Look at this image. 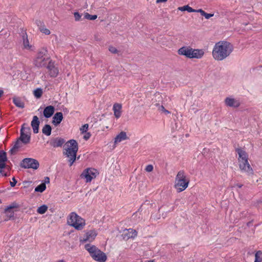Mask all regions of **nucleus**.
I'll return each mask as SVG.
<instances>
[{
  "label": "nucleus",
  "mask_w": 262,
  "mask_h": 262,
  "mask_svg": "<svg viewBox=\"0 0 262 262\" xmlns=\"http://www.w3.org/2000/svg\"><path fill=\"white\" fill-rule=\"evenodd\" d=\"M98 174L96 169L92 168H87L84 169L80 174L81 178L86 179V182H90L93 179H95Z\"/></svg>",
  "instance_id": "1a4fd4ad"
},
{
  "label": "nucleus",
  "mask_w": 262,
  "mask_h": 262,
  "mask_svg": "<svg viewBox=\"0 0 262 262\" xmlns=\"http://www.w3.org/2000/svg\"><path fill=\"white\" fill-rule=\"evenodd\" d=\"M74 16L75 21L82 20V19H81L82 15H80L78 12H74Z\"/></svg>",
  "instance_id": "4c0bfd02"
},
{
  "label": "nucleus",
  "mask_w": 262,
  "mask_h": 262,
  "mask_svg": "<svg viewBox=\"0 0 262 262\" xmlns=\"http://www.w3.org/2000/svg\"><path fill=\"white\" fill-rule=\"evenodd\" d=\"M252 225V221H249L247 223V225L248 227H250Z\"/></svg>",
  "instance_id": "6e6d98bb"
},
{
  "label": "nucleus",
  "mask_w": 262,
  "mask_h": 262,
  "mask_svg": "<svg viewBox=\"0 0 262 262\" xmlns=\"http://www.w3.org/2000/svg\"><path fill=\"white\" fill-rule=\"evenodd\" d=\"M26 123H24L20 130L19 140L25 145L28 144L31 140V128L29 126L25 127Z\"/></svg>",
  "instance_id": "0eeeda50"
},
{
  "label": "nucleus",
  "mask_w": 262,
  "mask_h": 262,
  "mask_svg": "<svg viewBox=\"0 0 262 262\" xmlns=\"http://www.w3.org/2000/svg\"><path fill=\"white\" fill-rule=\"evenodd\" d=\"M20 166L24 168L37 169L39 166L38 161L32 158H25L20 163Z\"/></svg>",
  "instance_id": "6e6552de"
},
{
  "label": "nucleus",
  "mask_w": 262,
  "mask_h": 262,
  "mask_svg": "<svg viewBox=\"0 0 262 262\" xmlns=\"http://www.w3.org/2000/svg\"><path fill=\"white\" fill-rule=\"evenodd\" d=\"M97 18V15H91L88 13H84V19H86L89 20H95Z\"/></svg>",
  "instance_id": "c9c22d12"
},
{
  "label": "nucleus",
  "mask_w": 262,
  "mask_h": 262,
  "mask_svg": "<svg viewBox=\"0 0 262 262\" xmlns=\"http://www.w3.org/2000/svg\"><path fill=\"white\" fill-rule=\"evenodd\" d=\"M239 168L242 171H244L247 172L249 174H253V170L250 165L249 164L248 159L244 160H239Z\"/></svg>",
  "instance_id": "9d476101"
},
{
  "label": "nucleus",
  "mask_w": 262,
  "mask_h": 262,
  "mask_svg": "<svg viewBox=\"0 0 262 262\" xmlns=\"http://www.w3.org/2000/svg\"><path fill=\"white\" fill-rule=\"evenodd\" d=\"M4 91L2 90H0V98L3 95Z\"/></svg>",
  "instance_id": "5fc2aeb1"
},
{
  "label": "nucleus",
  "mask_w": 262,
  "mask_h": 262,
  "mask_svg": "<svg viewBox=\"0 0 262 262\" xmlns=\"http://www.w3.org/2000/svg\"><path fill=\"white\" fill-rule=\"evenodd\" d=\"M50 210L51 211V212H53L54 209L52 208H51V209H50Z\"/></svg>",
  "instance_id": "13d9d810"
},
{
  "label": "nucleus",
  "mask_w": 262,
  "mask_h": 262,
  "mask_svg": "<svg viewBox=\"0 0 262 262\" xmlns=\"http://www.w3.org/2000/svg\"><path fill=\"white\" fill-rule=\"evenodd\" d=\"M17 183V181L14 177L12 178V181L10 182V185L12 187H14Z\"/></svg>",
  "instance_id": "49530a36"
},
{
  "label": "nucleus",
  "mask_w": 262,
  "mask_h": 262,
  "mask_svg": "<svg viewBox=\"0 0 262 262\" xmlns=\"http://www.w3.org/2000/svg\"><path fill=\"white\" fill-rule=\"evenodd\" d=\"M50 77H56L58 74L59 70L57 67H46Z\"/></svg>",
  "instance_id": "412c9836"
},
{
  "label": "nucleus",
  "mask_w": 262,
  "mask_h": 262,
  "mask_svg": "<svg viewBox=\"0 0 262 262\" xmlns=\"http://www.w3.org/2000/svg\"><path fill=\"white\" fill-rule=\"evenodd\" d=\"M148 262H153V261L149 260V261H148Z\"/></svg>",
  "instance_id": "bf43d9fd"
},
{
  "label": "nucleus",
  "mask_w": 262,
  "mask_h": 262,
  "mask_svg": "<svg viewBox=\"0 0 262 262\" xmlns=\"http://www.w3.org/2000/svg\"><path fill=\"white\" fill-rule=\"evenodd\" d=\"M67 146L64 148L66 151H63V154L69 158L68 162L69 166H71L75 162L76 159L77 152L78 150V144L77 142L74 139L69 140L65 144Z\"/></svg>",
  "instance_id": "f03ea898"
},
{
  "label": "nucleus",
  "mask_w": 262,
  "mask_h": 262,
  "mask_svg": "<svg viewBox=\"0 0 262 262\" xmlns=\"http://www.w3.org/2000/svg\"><path fill=\"white\" fill-rule=\"evenodd\" d=\"M189 184V181H187L184 172L180 170L178 172L176 177L175 188L177 189L178 192H181L184 190Z\"/></svg>",
  "instance_id": "423d86ee"
},
{
  "label": "nucleus",
  "mask_w": 262,
  "mask_h": 262,
  "mask_svg": "<svg viewBox=\"0 0 262 262\" xmlns=\"http://www.w3.org/2000/svg\"><path fill=\"white\" fill-rule=\"evenodd\" d=\"M233 50V46L230 42L220 41L215 43L212 51V55L215 59L222 60L229 56Z\"/></svg>",
  "instance_id": "f257e3e1"
},
{
  "label": "nucleus",
  "mask_w": 262,
  "mask_h": 262,
  "mask_svg": "<svg viewBox=\"0 0 262 262\" xmlns=\"http://www.w3.org/2000/svg\"><path fill=\"white\" fill-rule=\"evenodd\" d=\"M12 100L13 103L16 106L21 108L25 107V103L22 101L21 98L15 96L12 98Z\"/></svg>",
  "instance_id": "4be33fe9"
},
{
  "label": "nucleus",
  "mask_w": 262,
  "mask_h": 262,
  "mask_svg": "<svg viewBox=\"0 0 262 262\" xmlns=\"http://www.w3.org/2000/svg\"><path fill=\"white\" fill-rule=\"evenodd\" d=\"M167 0H157L156 3H164L167 2Z\"/></svg>",
  "instance_id": "603ef678"
},
{
  "label": "nucleus",
  "mask_w": 262,
  "mask_h": 262,
  "mask_svg": "<svg viewBox=\"0 0 262 262\" xmlns=\"http://www.w3.org/2000/svg\"><path fill=\"white\" fill-rule=\"evenodd\" d=\"M35 24L38 27L39 30L40 29V28H42L44 26L43 23L38 19L35 20Z\"/></svg>",
  "instance_id": "ea45409f"
},
{
  "label": "nucleus",
  "mask_w": 262,
  "mask_h": 262,
  "mask_svg": "<svg viewBox=\"0 0 262 262\" xmlns=\"http://www.w3.org/2000/svg\"><path fill=\"white\" fill-rule=\"evenodd\" d=\"M67 223L78 230H82L85 225V220L75 212L70 213L67 219Z\"/></svg>",
  "instance_id": "20e7f679"
},
{
  "label": "nucleus",
  "mask_w": 262,
  "mask_h": 262,
  "mask_svg": "<svg viewBox=\"0 0 262 262\" xmlns=\"http://www.w3.org/2000/svg\"><path fill=\"white\" fill-rule=\"evenodd\" d=\"M85 249L90 253V255L95 260L99 262H105L107 259L106 254L97 248L88 244L84 246Z\"/></svg>",
  "instance_id": "7ed1b4c3"
},
{
  "label": "nucleus",
  "mask_w": 262,
  "mask_h": 262,
  "mask_svg": "<svg viewBox=\"0 0 262 262\" xmlns=\"http://www.w3.org/2000/svg\"><path fill=\"white\" fill-rule=\"evenodd\" d=\"M23 143L19 140L18 138L14 142V144L12 148L10 150L9 152L11 155H15L17 150L22 146Z\"/></svg>",
  "instance_id": "a211bd4d"
},
{
  "label": "nucleus",
  "mask_w": 262,
  "mask_h": 262,
  "mask_svg": "<svg viewBox=\"0 0 262 262\" xmlns=\"http://www.w3.org/2000/svg\"><path fill=\"white\" fill-rule=\"evenodd\" d=\"M236 186L237 187H238V188H242V187L243 185H242V184H237L236 185Z\"/></svg>",
  "instance_id": "4d7b16f0"
},
{
  "label": "nucleus",
  "mask_w": 262,
  "mask_h": 262,
  "mask_svg": "<svg viewBox=\"0 0 262 262\" xmlns=\"http://www.w3.org/2000/svg\"><path fill=\"white\" fill-rule=\"evenodd\" d=\"M65 140L61 138H55L52 139L50 142V144L53 147H61L64 143Z\"/></svg>",
  "instance_id": "ddd939ff"
},
{
  "label": "nucleus",
  "mask_w": 262,
  "mask_h": 262,
  "mask_svg": "<svg viewBox=\"0 0 262 262\" xmlns=\"http://www.w3.org/2000/svg\"><path fill=\"white\" fill-rule=\"evenodd\" d=\"M2 175L4 177H7L8 176V174H7V172H4V171L2 172V173H1Z\"/></svg>",
  "instance_id": "864d4df0"
},
{
  "label": "nucleus",
  "mask_w": 262,
  "mask_h": 262,
  "mask_svg": "<svg viewBox=\"0 0 262 262\" xmlns=\"http://www.w3.org/2000/svg\"><path fill=\"white\" fill-rule=\"evenodd\" d=\"M192 48H189L187 47H183L179 49L178 53L180 55H184L187 58H191V52Z\"/></svg>",
  "instance_id": "dca6fc26"
},
{
  "label": "nucleus",
  "mask_w": 262,
  "mask_h": 262,
  "mask_svg": "<svg viewBox=\"0 0 262 262\" xmlns=\"http://www.w3.org/2000/svg\"><path fill=\"white\" fill-rule=\"evenodd\" d=\"M85 134L83 136V139L85 140H88V139H90L91 136V134L89 132H86L85 133Z\"/></svg>",
  "instance_id": "c03bdc74"
},
{
  "label": "nucleus",
  "mask_w": 262,
  "mask_h": 262,
  "mask_svg": "<svg viewBox=\"0 0 262 262\" xmlns=\"http://www.w3.org/2000/svg\"><path fill=\"white\" fill-rule=\"evenodd\" d=\"M204 54V52L203 51V50L192 49V51L191 52V58H201L203 56Z\"/></svg>",
  "instance_id": "6ab92c4d"
},
{
  "label": "nucleus",
  "mask_w": 262,
  "mask_h": 262,
  "mask_svg": "<svg viewBox=\"0 0 262 262\" xmlns=\"http://www.w3.org/2000/svg\"><path fill=\"white\" fill-rule=\"evenodd\" d=\"M46 49H41L37 53L34 60V66H54L52 60L47 55Z\"/></svg>",
  "instance_id": "39448f33"
},
{
  "label": "nucleus",
  "mask_w": 262,
  "mask_h": 262,
  "mask_svg": "<svg viewBox=\"0 0 262 262\" xmlns=\"http://www.w3.org/2000/svg\"><path fill=\"white\" fill-rule=\"evenodd\" d=\"M52 123L55 126L58 125L63 120V114L61 112L56 113L52 118Z\"/></svg>",
  "instance_id": "2eb2a0df"
},
{
  "label": "nucleus",
  "mask_w": 262,
  "mask_h": 262,
  "mask_svg": "<svg viewBox=\"0 0 262 262\" xmlns=\"http://www.w3.org/2000/svg\"><path fill=\"white\" fill-rule=\"evenodd\" d=\"M248 214V212L247 211H243L240 214V218H244L247 216Z\"/></svg>",
  "instance_id": "de8ad7c7"
},
{
  "label": "nucleus",
  "mask_w": 262,
  "mask_h": 262,
  "mask_svg": "<svg viewBox=\"0 0 262 262\" xmlns=\"http://www.w3.org/2000/svg\"><path fill=\"white\" fill-rule=\"evenodd\" d=\"M33 94L36 98H39L42 95V90L41 88H37L34 91Z\"/></svg>",
  "instance_id": "f704fd0d"
},
{
  "label": "nucleus",
  "mask_w": 262,
  "mask_h": 262,
  "mask_svg": "<svg viewBox=\"0 0 262 262\" xmlns=\"http://www.w3.org/2000/svg\"><path fill=\"white\" fill-rule=\"evenodd\" d=\"M5 213H7V216H9L10 219L14 217V211L12 210H10V211H5Z\"/></svg>",
  "instance_id": "37998d69"
},
{
  "label": "nucleus",
  "mask_w": 262,
  "mask_h": 262,
  "mask_svg": "<svg viewBox=\"0 0 262 262\" xmlns=\"http://www.w3.org/2000/svg\"><path fill=\"white\" fill-rule=\"evenodd\" d=\"M2 203V201H1V200H0V203Z\"/></svg>",
  "instance_id": "052dcab7"
},
{
  "label": "nucleus",
  "mask_w": 262,
  "mask_h": 262,
  "mask_svg": "<svg viewBox=\"0 0 262 262\" xmlns=\"http://www.w3.org/2000/svg\"><path fill=\"white\" fill-rule=\"evenodd\" d=\"M46 189V185L45 183H41L35 188V192H42Z\"/></svg>",
  "instance_id": "c756f323"
},
{
  "label": "nucleus",
  "mask_w": 262,
  "mask_h": 262,
  "mask_svg": "<svg viewBox=\"0 0 262 262\" xmlns=\"http://www.w3.org/2000/svg\"><path fill=\"white\" fill-rule=\"evenodd\" d=\"M55 107L53 105H49L44 108L43 111V115L46 118H49L51 117L54 112H55Z\"/></svg>",
  "instance_id": "f8f14e48"
},
{
  "label": "nucleus",
  "mask_w": 262,
  "mask_h": 262,
  "mask_svg": "<svg viewBox=\"0 0 262 262\" xmlns=\"http://www.w3.org/2000/svg\"><path fill=\"white\" fill-rule=\"evenodd\" d=\"M160 108L162 111L165 112L166 114H169L170 112L168 110H166L163 105H161Z\"/></svg>",
  "instance_id": "8fccbe9b"
},
{
  "label": "nucleus",
  "mask_w": 262,
  "mask_h": 262,
  "mask_svg": "<svg viewBox=\"0 0 262 262\" xmlns=\"http://www.w3.org/2000/svg\"><path fill=\"white\" fill-rule=\"evenodd\" d=\"M128 138L125 132H121L115 138V143L120 142L122 140L127 139Z\"/></svg>",
  "instance_id": "5701e85b"
},
{
  "label": "nucleus",
  "mask_w": 262,
  "mask_h": 262,
  "mask_svg": "<svg viewBox=\"0 0 262 262\" xmlns=\"http://www.w3.org/2000/svg\"><path fill=\"white\" fill-rule=\"evenodd\" d=\"M167 207L168 208H166V207L163 206L159 209V212L160 213H162V216L164 215L163 217H165L167 213L171 212L174 210V206H173L170 207L167 206Z\"/></svg>",
  "instance_id": "b1692460"
},
{
  "label": "nucleus",
  "mask_w": 262,
  "mask_h": 262,
  "mask_svg": "<svg viewBox=\"0 0 262 262\" xmlns=\"http://www.w3.org/2000/svg\"><path fill=\"white\" fill-rule=\"evenodd\" d=\"M178 10L181 11H187L188 12H194V9H192L191 7L189 6L188 5H185L183 7H180L178 8Z\"/></svg>",
  "instance_id": "7c9ffc66"
},
{
  "label": "nucleus",
  "mask_w": 262,
  "mask_h": 262,
  "mask_svg": "<svg viewBox=\"0 0 262 262\" xmlns=\"http://www.w3.org/2000/svg\"><path fill=\"white\" fill-rule=\"evenodd\" d=\"M48 208L46 205H42L38 208L37 212L40 214H44L47 211Z\"/></svg>",
  "instance_id": "2f4dec72"
},
{
  "label": "nucleus",
  "mask_w": 262,
  "mask_h": 262,
  "mask_svg": "<svg viewBox=\"0 0 262 262\" xmlns=\"http://www.w3.org/2000/svg\"><path fill=\"white\" fill-rule=\"evenodd\" d=\"M126 233L124 234L125 236H127V238H134L137 235V232L136 230H134L132 228L126 229Z\"/></svg>",
  "instance_id": "a878e982"
},
{
  "label": "nucleus",
  "mask_w": 262,
  "mask_h": 262,
  "mask_svg": "<svg viewBox=\"0 0 262 262\" xmlns=\"http://www.w3.org/2000/svg\"><path fill=\"white\" fill-rule=\"evenodd\" d=\"M194 12H199L203 16L204 13H205V11L204 10H203L202 9H198V10L194 9Z\"/></svg>",
  "instance_id": "09e8293b"
},
{
  "label": "nucleus",
  "mask_w": 262,
  "mask_h": 262,
  "mask_svg": "<svg viewBox=\"0 0 262 262\" xmlns=\"http://www.w3.org/2000/svg\"><path fill=\"white\" fill-rule=\"evenodd\" d=\"M109 51L113 53V54H116L118 53V50L114 47L110 46L108 48Z\"/></svg>",
  "instance_id": "a19ab883"
},
{
  "label": "nucleus",
  "mask_w": 262,
  "mask_h": 262,
  "mask_svg": "<svg viewBox=\"0 0 262 262\" xmlns=\"http://www.w3.org/2000/svg\"><path fill=\"white\" fill-rule=\"evenodd\" d=\"M122 105L121 104L116 103L113 105V110L114 111V115L116 118H119L121 115Z\"/></svg>",
  "instance_id": "aec40b11"
},
{
  "label": "nucleus",
  "mask_w": 262,
  "mask_h": 262,
  "mask_svg": "<svg viewBox=\"0 0 262 262\" xmlns=\"http://www.w3.org/2000/svg\"><path fill=\"white\" fill-rule=\"evenodd\" d=\"M225 102L226 105L230 107L237 108L240 105L239 102L236 101L233 98H230L229 97H227L225 99Z\"/></svg>",
  "instance_id": "f3484780"
},
{
  "label": "nucleus",
  "mask_w": 262,
  "mask_h": 262,
  "mask_svg": "<svg viewBox=\"0 0 262 262\" xmlns=\"http://www.w3.org/2000/svg\"><path fill=\"white\" fill-rule=\"evenodd\" d=\"M24 46L25 48H29V42L28 39L27 35L26 33L23 34V35Z\"/></svg>",
  "instance_id": "72a5a7b5"
},
{
  "label": "nucleus",
  "mask_w": 262,
  "mask_h": 262,
  "mask_svg": "<svg viewBox=\"0 0 262 262\" xmlns=\"http://www.w3.org/2000/svg\"><path fill=\"white\" fill-rule=\"evenodd\" d=\"M39 30L46 35H49L51 33L48 29L45 28V25L42 28H40Z\"/></svg>",
  "instance_id": "58836bf2"
},
{
  "label": "nucleus",
  "mask_w": 262,
  "mask_h": 262,
  "mask_svg": "<svg viewBox=\"0 0 262 262\" xmlns=\"http://www.w3.org/2000/svg\"><path fill=\"white\" fill-rule=\"evenodd\" d=\"M262 261V252L260 251H257L255 254V260L254 262Z\"/></svg>",
  "instance_id": "473e14b6"
},
{
  "label": "nucleus",
  "mask_w": 262,
  "mask_h": 262,
  "mask_svg": "<svg viewBox=\"0 0 262 262\" xmlns=\"http://www.w3.org/2000/svg\"><path fill=\"white\" fill-rule=\"evenodd\" d=\"M154 167L152 165H148L145 168V170L147 172H151L153 170Z\"/></svg>",
  "instance_id": "79ce46f5"
},
{
  "label": "nucleus",
  "mask_w": 262,
  "mask_h": 262,
  "mask_svg": "<svg viewBox=\"0 0 262 262\" xmlns=\"http://www.w3.org/2000/svg\"><path fill=\"white\" fill-rule=\"evenodd\" d=\"M97 235V233L95 230H90L86 232L84 235L83 238L81 239L80 241L82 242H86L87 241H92L95 238Z\"/></svg>",
  "instance_id": "9b49d317"
},
{
  "label": "nucleus",
  "mask_w": 262,
  "mask_h": 262,
  "mask_svg": "<svg viewBox=\"0 0 262 262\" xmlns=\"http://www.w3.org/2000/svg\"><path fill=\"white\" fill-rule=\"evenodd\" d=\"M235 151L238 154L240 159L239 160H244L245 159H248V156L245 151L242 150L241 148H237L235 149Z\"/></svg>",
  "instance_id": "393cba45"
},
{
  "label": "nucleus",
  "mask_w": 262,
  "mask_h": 262,
  "mask_svg": "<svg viewBox=\"0 0 262 262\" xmlns=\"http://www.w3.org/2000/svg\"><path fill=\"white\" fill-rule=\"evenodd\" d=\"M42 132L45 135L49 136L51 134L52 127L49 124H45L42 129Z\"/></svg>",
  "instance_id": "cd10ccee"
},
{
  "label": "nucleus",
  "mask_w": 262,
  "mask_h": 262,
  "mask_svg": "<svg viewBox=\"0 0 262 262\" xmlns=\"http://www.w3.org/2000/svg\"><path fill=\"white\" fill-rule=\"evenodd\" d=\"M50 183V178L48 177H46L45 178L44 182L43 183H45V185L46 184H48Z\"/></svg>",
  "instance_id": "3c124183"
},
{
  "label": "nucleus",
  "mask_w": 262,
  "mask_h": 262,
  "mask_svg": "<svg viewBox=\"0 0 262 262\" xmlns=\"http://www.w3.org/2000/svg\"><path fill=\"white\" fill-rule=\"evenodd\" d=\"M19 207L20 205L18 203H17L15 202H14L5 208V211H10V210L12 211V209H17Z\"/></svg>",
  "instance_id": "c85d7f7f"
},
{
  "label": "nucleus",
  "mask_w": 262,
  "mask_h": 262,
  "mask_svg": "<svg viewBox=\"0 0 262 262\" xmlns=\"http://www.w3.org/2000/svg\"><path fill=\"white\" fill-rule=\"evenodd\" d=\"M213 14L207 13L206 12L204 13L203 15L206 19H209L213 16Z\"/></svg>",
  "instance_id": "a18cd8bd"
},
{
  "label": "nucleus",
  "mask_w": 262,
  "mask_h": 262,
  "mask_svg": "<svg viewBox=\"0 0 262 262\" xmlns=\"http://www.w3.org/2000/svg\"><path fill=\"white\" fill-rule=\"evenodd\" d=\"M7 160V153L3 150H0V164L6 165Z\"/></svg>",
  "instance_id": "bb28decb"
},
{
  "label": "nucleus",
  "mask_w": 262,
  "mask_h": 262,
  "mask_svg": "<svg viewBox=\"0 0 262 262\" xmlns=\"http://www.w3.org/2000/svg\"><path fill=\"white\" fill-rule=\"evenodd\" d=\"M89 128V124H85L83 125L80 128V130L81 131V133H86Z\"/></svg>",
  "instance_id": "e433bc0d"
},
{
  "label": "nucleus",
  "mask_w": 262,
  "mask_h": 262,
  "mask_svg": "<svg viewBox=\"0 0 262 262\" xmlns=\"http://www.w3.org/2000/svg\"><path fill=\"white\" fill-rule=\"evenodd\" d=\"M39 124L40 121L38 117L37 116H33V119L31 123V125L34 134H37L38 133Z\"/></svg>",
  "instance_id": "4468645a"
}]
</instances>
